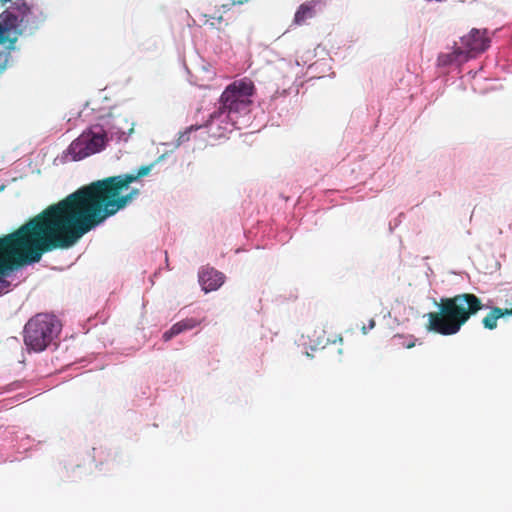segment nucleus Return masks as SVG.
I'll return each instance as SVG.
<instances>
[{
    "label": "nucleus",
    "mask_w": 512,
    "mask_h": 512,
    "mask_svg": "<svg viewBox=\"0 0 512 512\" xmlns=\"http://www.w3.org/2000/svg\"><path fill=\"white\" fill-rule=\"evenodd\" d=\"M152 165L134 173L106 177L77 189L0 238V281L9 272L37 263L45 253L68 249L85 234L126 208L139 195L131 183L148 175Z\"/></svg>",
    "instance_id": "1"
},
{
    "label": "nucleus",
    "mask_w": 512,
    "mask_h": 512,
    "mask_svg": "<svg viewBox=\"0 0 512 512\" xmlns=\"http://www.w3.org/2000/svg\"><path fill=\"white\" fill-rule=\"evenodd\" d=\"M436 306L438 311L426 315V329L443 336L457 334L472 316L484 308L481 299L473 293L442 297Z\"/></svg>",
    "instance_id": "2"
},
{
    "label": "nucleus",
    "mask_w": 512,
    "mask_h": 512,
    "mask_svg": "<svg viewBox=\"0 0 512 512\" xmlns=\"http://www.w3.org/2000/svg\"><path fill=\"white\" fill-rule=\"evenodd\" d=\"M255 93V86L249 78L236 80L228 85L220 97L219 112L211 114L210 122L214 123L225 115V118L232 114H247L253 103L251 97Z\"/></svg>",
    "instance_id": "3"
},
{
    "label": "nucleus",
    "mask_w": 512,
    "mask_h": 512,
    "mask_svg": "<svg viewBox=\"0 0 512 512\" xmlns=\"http://www.w3.org/2000/svg\"><path fill=\"white\" fill-rule=\"evenodd\" d=\"M61 325L54 315L39 313L24 327V343L28 349L41 352L59 334Z\"/></svg>",
    "instance_id": "4"
},
{
    "label": "nucleus",
    "mask_w": 512,
    "mask_h": 512,
    "mask_svg": "<svg viewBox=\"0 0 512 512\" xmlns=\"http://www.w3.org/2000/svg\"><path fill=\"white\" fill-rule=\"evenodd\" d=\"M107 133L101 127L89 128L69 145L68 153L72 160L79 161L102 151L107 143Z\"/></svg>",
    "instance_id": "5"
},
{
    "label": "nucleus",
    "mask_w": 512,
    "mask_h": 512,
    "mask_svg": "<svg viewBox=\"0 0 512 512\" xmlns=\"http://www.w3.org/2000/svg\"><path fill=\"white\" fill-rule=\"evenodd\" d=\"M486 29L473 28L466 36L461 38V47L455 49L454 54H467L474 56L484 52L490 46V39L486 35Z\"/></svg>",
    "instance_id": "6"
},
{
    "label": "nucleus",
    "mask_w": 512,
    "mask_h": 512,
    "mask_svg": "<svg viewBox=\"0 0 512 512\" xmlns=\"http://www.w3.org/2000/svg\"><path fill=\"white\" fill-rule=\"evenodd\" d=\"M224 280V274L213 267H203L199 271V283L206 293L220 288Z\"/></svg>",
    "instance_id": "7"
},
{
    "label": "nucleus",
    "mask_w": 512,
    "mask_h": 512,
    "mask_svg": "<svg viewBox=\"0 0 512 512\" xmlns=\"http://www.w3.org/2000/svg\"><path fill=\"white\" fill-rule=\"evenodd\" d=\"M249 0H227L226 3L221 4V6L217 9L214 14L200 13L199 18L201 22V26L209 24L210 27L216 28V23H221L223 21L222 13L231 9L232 6L242 5L247 3Z\"/></svg>",
    "instance_id": "8"
},
{
    "label": "nucleus",
    "mask_w": 512,
    "mask_h": 512,
    "mask_svg": "<svg viewBox=\"0 0 512 512\" xmlns=\"http://www.w3.org/2000/svg\"><path fill=\"white\" fill-rule=\"evenodd\" d=\"M200 323H201V321L197 320L195 318L183 319V320L175 323L174 325H172V327L163 334V336H162L163 340L169 341L173 337L179 335L180 333H183L188 330H192L193 328L200 325Z\"/></svg>",
    "instance_id": "9"
},
{
    "label": "nucleus",
    "mask_w": 512,
    "mask_h": 512,
    "mask_svg": "<svg viewBox=\"0 0 512 512\" xmlns=\"http://www.w3.org/2000/svg\"><path fill=\"white\" fill-rule=\"evenodd\" d=\"M319 1L311 0L307 1L299 6L295 15L294 23L296 25H303L308 19H312L316 15V7Z\"/></svg>",
    "instance_id": "10"
},
{
    "label": "nucleus",
    "mask_w": 512,
    "mask_h": 512,
    "mask_svg": "<svg viewBox=\"0 0 512 512\" xmlns=\"http://www.w3.org/2000/svg\"><path fill=\"white\" fill-rule=\"evenodd\" d=\"M503 317L502 308L494 307L491 311L483 318L482 323L486 329L493 330L497 327V321Z\"/></svg>",
    "instance_id": "11"
},
{
    "label": "nucleus",
    "mask_w": 512,
    "mask_h": 512,
    "mask_svg": "<svg viewBox=\"0 0 512 512\" xmlns=\"http://www.w3.org/2000/svg\"><path fill=\"white\" fill-rule=\"evenodd\" d=\"M198 127H195V126H191L189 127V129L187 131H185L184 133H182L180 136H179V143H182V142H185V141H188L189 140V133L191 131H194V130H197Z\"/></svg>",
    "instance_id": "12"
},
{
    "label": "nucleus",
    "mask_w": 512,
    "mask_h": 512,
    "mask_svg": "<svg viewBox=\"0 0 512 512\" xmlns=\"http://www.w3.org/2000/svg\"><path fill=\"white\" fill-rule=\"evenodd\" d=\"M5 28L0 24V43L5 42Z\"/></svg>",
    "instance_id": "13"
},
{
    "label": "nucleus",
    "mask_w": 512,
    "mask_h": 512,
    "mask_svg": "<svg viewBox=\"0 0 512 512\" xmlns=\"http://www.w3.org/2000/svg\"><path fill=\"white\" fill-rule=\"evenodd\" d=\"M502 311H503V316L512 314V309H502Z\"/></svg>",
    "instance_id": "14"
},
{
    "label": "nucleus",
    "mask_w": 512,
    "mask_h": 512,
    "mask_svg": "<svg viewBox=\"0 0 512 512\" xmlns=\"http://www.w3.org/2000/svg\"><path fill=\"white\" fill-rule=\"evenodd\" d=\"M375 326V321L373 319L369 322V328L372 329Z\"/></svg>",
    "instance_id": "15"
},
{
    "label": "nucleus",
    "mask_w": 512,
    "mask_h": 512,
    "mask_svg": "<svg viewBox=\"0 0 512 512\" xmlns=\"http://www.w3.org/2000/svg\"><path fill=\"white\" fill-rule=\"evenodd\" d=\"M229 125H230V127L229 128H225V130L232 131L233 124H229Z\"/></svg>",
    "instance_id": "16"
},
{
    "label": "nucleus",
    "mask_w": 512,
    "mask_h": 512,
    "mask_svg": "<svg viewBox=\"0 0 512 512\" xmlns=\"http://www.w3.org/2000/svg\"><path fill=\"white\" fill-rule=\"evenodd\" d=\"M362 330H363V333H364V334H366V333H367V330H366V327H365V326H363Z\"/></svg>",
    "instance_id": "17"
},
{
    "label": "nucleus",
    "mask_w": 512,
    "mask_h": 512,
    "mask_svg": "<svg viewBox=\"0 0 512 512\" xmlns=\"http://www.w3.org/2000/svg\"><path fill=\"white\" fill-rule=\"evenodd\" d=\"M413 346H414V343H411V344L407 345V348H411Z\"/></svg>",
    "instance_id": "18"
},
{
    "label": "nucleus",
    "mask_w": 512,
    "mask_h": 512,
    "mask_svg": "<svg viewBox=\"0 0 512 512\" xmlns=\"http://www.w3.org/2000/svg\"><path fill=\"white\" fill-rule=\"evenodd\" d=\"M1 3H4V1L0 0Z\"/></svg>",
    "instance_id": "19"
}]
</instances>
